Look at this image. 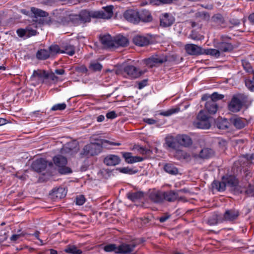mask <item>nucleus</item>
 I'll list each match as a JSON object with an SVG mask.
<instances>
[{"instance_id": "37998d69", "label": "nucleus", "mask_w": 254, "mask_h": 254, "mask_svg": "<svg viewBox=\"0 0 254 254\" xmlns=\"http://www.w3.org/2000/svg\"><path fill=\"white\" fill-rule=\"evenodd\" d=\"M117 170L121 173L124 174H128L129 175L134 174L138 172L137 170H134L132 168H130L128 167L119 168Z\"/></svg>"}, {"instance_id": "2f4dec72", "label": "nucleus", "mask_w": 254, "mask_h": 254, "mask_svg": "<svg viewBox=\"0 0 254 254\" xmlns=\"http://www.w3.org/2000/svg\"><path fill=\"white\" fill-rule=\"evenodd\" d=\"M214 155V151L210 148H205L202 149L199 152L198 156L202 159H208Z\"/></svg>"}, {"instance_id": "09e8293b", "label": "nucleus", "mask_w": 254, "mask_h": 254, "mask_svg": "<svg viewBox=\"0 0 254 254\" xmlns=\"http://www.w3.org/2000/svg\"><path fill=\"white\" fill-rule=\"evenodd\" d=\"M218 222V215L213 214L209 217L207 220V223L210 225H215Z\"/></svg>"}, {"instance_id": "423d86ee", "label": "nucleus", "mask_w": 254, "mask_h": 254, "mask_svg": "<svg viewBox=\"0 0 254 254\" xmlns=\"http://www.w3.org/2000/svg\"><path fill=\"white\" fill-rule=\"evenodd\" d=\"M247 100V97L243 94L234 95L228 104V109L232 112H238L246 103Z\"/></svg>"}, {"instance_id": "39448f33", "label": "nucleus", "mask_w": 254, "mask_h": 254, "mask_svg": "<svg viewBox=\"0 0 254 254\" xmlns=\"http://www.w3.org/2000/svg\"><path fill=\"white\" fill-rule=\"evenodd\" d=\"M93 11H89L84 9L81 10L78 14L71 15L70 19L71 22L75 25H84L91 21L93 17Z\"/></svg>"}, {"instance_id": "e433bc0d", "label": "nucleus", "mask_w": 254, "mask_h": 254, "mask_svg": "<svg viewBox=\"0 0 254 254\" xmlns=\"http://www.w3.org/2000/svg\"><path fill=\"white\" fill-rule=\"evenodd\" d=\"M231 123L225 118L219 120L217 123V127L221 129H226L229 127Z\"/></svg>"}, {"instance_id": "8fccbe9b", "label": "nucleus", "mask_w": 254, "mask_h": 254, "mask_svg": "<svg viewBox=\"0 0 254 254\" xmlns=\"http://www.w3.org/2000/svg\"><path fill=\"white\" fill-rule=\"evenodd\" d=\"M245 193L248 196L254 197V185L249 184L246 188Z\"/></svg>"}, {"instance_id": "864d4df0", "label": "nucleus", "mask_w": 254, "mask_h": 254, "mask_svg": "<svg viewBox=\"0 0 254 254\" xmlns=\"http://www.w3.org/2000/svg\"><path fill=\"white\" fill-rule=\"evenodd\" d=\"M178 112V109H172L170 110H169L168 111L162 112L160 113L161 115L164 116H169L173 114L176 113Z\"/></svg>"}, {"instance_id": "c756f323", "label": "nucleus", "mask_w": 254, "mask_h": 254, "mask_svg": "<svg viewBox=\"0 0 254 254\" xmlns=\"http://www.w3.org/2000/svg\"><path fill=\"white\" fill-rule=\"evenodd\" d=\"M114 42H115L114 47L119 46L126 47L128 45V39L122 35L116 36L114 39Z\"/></svg>"}, {"instance_id": "72a5a7b5", "label": "nucleus", "mask_w": 254, "mask_h": 254, "mask_svg": "<svg viewBox=\"0 0 254 254\" xmlns=\"http://www.w3.org/2000/svg\"><path fill=\"white\" fill-rule=\"evenodd\" d=\"M36 58L39 60H46L51 58L48 49H40L36 53Z\"/></svg>"}, {"instance_id": "dca6fc26", "label": "nucleus", "mask_w": 254, "mask_h": 254, "mask_svg": "<svg viewBox=\"0 0 254 254\" xmlns=\"http://www.w3.org/2000/svg\"><path fill=\"white\" fill-rule=\"evenodd\" d=\"M175 21L174 17L171 14L166 13L160 16V26L167 27L171 26Z\"/></svg>"}, {"instance_id": "9b49d317", "label": "nucleus", "mask_w": 254, "mask_h": 254, "mask_svg": "<svg viewBox=\"0 0 254 254\" xmlns=\"http://www.w3.org/2000/svg\"><path fill=\"white\" fill-rule=\"evenodd\" d=\"M113 6L109 5L103 7V9L93 11V18L109 19L113 15Z\"/></svg>"}, {"instance_id": "f257e3e1", "label": "nucleus", "mask_w": 254, "mask_h": 254, "mask_svg": "<svg viewBox=\"0 0 254 254\" xmlns=\"http://www.w3.org/2000/svg\"><path fill=\"white\" fill-rule=\"evenodd\" d=\"M106 144L112 145H119L120 144V143L111 142L106 139H101L99 142L90 143L85 145L80 152V155L82 156L96 155L102 151L103 146H105Z\"/></svg>"}, {"instance_id": "412c9836", "label": "nucleus", "mask_w": 254, "mask_h": 254, "mask_svg": "<svg viewBox=\"0 0 254 254\" xmlns=\"http://www.w3.org/2000/svg\"><path fill=\"white\" fill-rule=\"evenodd\" d=\"M176 140L178 144L185 147H189L192 143L190 137L186 134L178 135L176 137Z\"/></svg>"}, {"instance_id": "ea45409f", "label": "nucleus", "mask_w": 254, "mask_h": 254, "mask_svg": "<svg viewBox=\"0 0 254 254\" xmlns=\"http://www.w3.org/2000/svg\"><path fill=\"white\" fill-rule=\"evenodd\" d=\"M31 11L36 18L38 17H45L49 15L47 12L33 7L31 8Z\"/></svg>"}, {"instance_id": "f704fd0d", "label": "nucleus", "mask_w": 254, "mask_h": 254, "mask_svg": "<svg viewBox=\"0 0 254 254\" xmlns=\"http://www.w3.org/2000/svg\"><path fill=\"white\" fill-rule=\"evenodd\" d=\"M48 50L51 58H53L58 54L61 53V49L57 45H52L49 47Z\"/></svg>"}, {"instance_id": "49530a36", "label": "nucleus", "mask_w": 254, "mask_h": 254, "mask_svg": "<svg viewBox=\"0 0 254 254\" xmlns=\"http://www.w3.org/2000/svg\"><path fill=\"white\" fill-rule=\"evenodd\" d=\"M66 108V105L65 103H60L54 105L51 110L52 111H63Z\"/></svg>"}, {"instance_id": "603ef678", "label": "nucleus", "mask_w": 254, "mask_h": 254, "mask_svg": "<svg viewBox=\"0 0 254 254\" xmlns=\"http://www.w3.org/2000/svg\"><path fill=\"white\" fill-rule=\"evenodd\" d=\"M85 201V198L82 195H80L76 197V204L78 205H83Z\"/></svg>"}, {"instance_id": "f8f14e48", "label": "nucleus", "mask_w": 254, "mask_h": 254, "mask_svg": "<svg viewBox=\"0 0 254 254\" xmlns=\"http://www.w3.org/2000/svg\"><path fill=\"white\" fill-rule=\"evenodd\" d=\"M125 76L130 78H136L141 76L143 72L139 68L132 65H128L125 66L123 70Z\"/></svg>"}, {"instance_id": "f03ea898", "label": "nucleus", "mask_w": 254, "mask_h": 254, "mask_svg": "<svg viewBox=\"0 0 254 254\" xmlns=\"http://www.w3.org/2000/svg\"><path fill=\"white\" fill-rule=\"evenodd\" d=\"M224 96L222 94H218L217 92H214L211 95L205 94L202 95L201 100L206 101L205 104V109L210 114H215L218 109V105L217 101L222 99Z\"/></svg>"}, {"instance_id": "338daca9", "label": "nucleus", "mask_w": 254, "mask_h": 254, "mask_svg": "<svg viewBox=\"0 0 254 254\" xmlns=\"http://www.w3.org/2000/svg\"><path fill=\"white\" fill-rule=\"evenodd\" d=\"M147 80H143L141 81V82H139L138 83V88L139 89H142L146 85Z\"/></svg>"}, {"instance_id": "6e6d98bb", "label": "nucleus", "mask_w": 254, "mask_h": 254, "mask_svg": "<svg viewBox=\"0 0 254 254\" xmlns=\"http://www.w3.org/2000/svg\"><path fill=\"white\" fill-rule=\"evenodd\" d=\"M75 70L76 72H77L78 73H85L87 72L88 69L85 66L81 65L80 66L76 67Z\"/></svg>"}, {"instance_id": "052dcab7", "label": "nucleus", "mask_w": 254, "mask_h": 254, "mask_svg": "<svg viewBox=\"0 0 254 254\" xmlns=\"http://www.w3.org/2000/svg\"><path fill=\"white\" fill-rule=\"evenodd\" d=\"M117 117V115L114 111L108 112L106 114V117L109 119H114Z\"/></svg>"}, {"instance_id": "774afa93", "label": "nucleus", "mask_w": 254, "mask_h": 254, "mask_svg": "<svg viewBox=\"0 0 254 254\" xmlns=\"http://www.w3.org/2000/svg\"><path fill=\"white\" fill-rule=\"evenodd\" d=\"M230 22L234 26H237L240 24V21L238 19H232L230 20Z\"/></svg>"}, {"instance_id": "69168bd1", "label": "nucleus", "mask_w": 254, "mask_h": 254, "mask_svg": "<svg viewBox=\"0 0 254 254\" xmlns=\"http://www.w3.org/2000/svg\"><path fill=\"white\" fill-rule=\"evenodd\" d=\"M54 72L55 74H57L58 75H64L65 73V71L64 69H56Z\"/></svg>"}, {"instance_id": "ddd939ff", "label": "nucleus", "mask_w": 254, "mask_h": 254, "mask_svg": "<svg viewBox=\"0 0 254 254\" xmlns=\"http://www.w3.org/2000/svg\"><path fill=\"white\" fill-rule=\"evenodd\" d=\"M151 37L149 35L142 36L137 35L135 36L132 41L133 43L139 47L146 46L151 43Z\"/></svg>"}, {"instance_id": "de8ad7c7", "label": "nucleus", "mask_w": 254, "mask_h": 254, "mask_svg": "<svg viewBox=\"0 0 254 254\" xmlns=\"http://www.w3.org/2000/svg\"><path fill=\"white\" fill-rule=\"evenodd\" d=\"M212 20L216 23L221 24L224 23V20L223 16L220 14H216L212 16Z\"/></svg>"}, {"instance_id": "6ab92c4d", "label": "nucleus", "mask_w": 254, "mask_h": 254, "mask_svg": "<svg viewBox=\"0 0 254 254\" xmlns=\"http://www.w3.org/2000/svg\"><path fill=\"white\" fill-rule=\"evenodd\" d=\"M239 215L238 210L235 209H228L223 214V220L227 221H233L237 219Z\"/></svg>"}, {"instance_id": "aec40b11", "label": "nucleus", "mask_w": 254, "mask_h": 254, "mask_svg": "<svg viewBox=\"0 0 254 254\" xmlns=\"http://www.w3.org/2000/svg\"><path fill=\"white\" fill-rule=\"evenodd\" d=\"M125 162L128 164H132L142 161L144 159L140 156H133L130 152H122Z\"/></svg>"}, {"instance_id": "c9c22d12", "label": "nucleus", "mask_w": 254, "mask_h": 254, "mask_svg": "<svg viewBox=\"0 0 254 254\" xmlns=\"http://www.w3.org/2000/svg\"><path fill=\"white\" fill-rule=\"evenodd\" d=\"M164 171L173 175H177L178 173V169L172 164L168 163L164 166Z\"/></svg>"}, {"instance_id": "e2e57ef3", "label": "nucleus", "mask_w": 254, "mask_h": 254, "mask_svg": "<svg viewBox=\"0 0 254 254\" xmlns=\"http://www.w3.org/2000/svg\"><path fill=\"white\" fill-rule=\"evenodd\" d=\"M243 65L244 68L248 72H250L252 70V68L249 63L246 62H243Z\"/></svg>"}, {"instance_id": "bf43d9fd", "label": "nucleus", "mask_w": 254, "mask_h": 254, "mask_svg": "<svg viewBox=\"0 0 254 254\" xmlns=\"http://www.w3.org/2000/svg\"><path fill=\"white\" fill-rule=\"evenodd\" d=\"M27 36L30 37L36 35L37 31L36 30L30 29L29 28H26Z\"/></svg>"}, {"instance_id": "5fc2aeb1", "label": "nucleus", "mask_w": 254, "mask_h": 254, "mask_svg": "<svg viewBox=\"0 0 254 254\" xmlns=\"http://www.w3.org/2000/svg\"><path fill=\"white\" fill-rule=\"evenodd\" d=\"M246 86L251 91L254 90V83L251 79H247L245 81Z\"/></svg>"}, {"instance_id": "0eeeda50", "label": "nucleus", "mask_w": 254, "mask_h": 254, "mask_svg": "<svg viewBox=\"0 0 254 254\" xmlns=\"http://www.w3.org/2000/svg\"><path fill=\"white\" fill-rule=\"evenodd\" d=\"M193 125L197 128H209L211 124L209 121V117L203 110H200L196 116V120L193 122Z\"/></svg>"}, {"instance_id": "a211bd4d", "label": "nucleus", "mask_w": 254, "mask_h": 254, "mask_svg": "<svg viewBox=\"0 0 254 254\" xmlns=\"http://www.w3.org/2000/svg\"><path fill=\"white\" fill-rule=\"evenodd\" d=\"M186 52L190 55H200L204 54L203 49L196 45L188 44L185 46Z\"/></svg>"}, {"instance_id": "4be33fe9", "label": "nucleus", "mask_w": 254, "mask_h": 254, "mask_svg": "<svg viewBox=\"0 0 254 254\" xmlns=\"http://www.w3.org/2000/svg\"><path fill=\"white\" fill-rule=\"evenodd\" d=\"M164 146L167 149H176L178 147V142L172 136H167L165 139Z\"/></svg>"}, {"instance_id": "4c0bfd02", "label": "nucleus", "mask_w": 254, "mask_h": 254, "mask_svg": "<svg viewBox=\"0 0 254 254\" xmlns=\"http://www.w3.org/2000/svg\"><path fill=\"white\" fill-rule=\"evenodd\" d=\"M64 252L72 254H81L82 253L81 250L78 249L75 246L71 245H67L64 249Z\"/></svg>"}, {"instance_id": "0e129e2a", "label": "nucleus", "mask_w": 254, "mask_h": 254, "mask_svg": "<svg viewBox=\"0 0 254 254\" xmlns=\"http://www.w3.org/2000/svg\"><path fill=\"white\" fill-rule=\"evenodd\" d=\"M144 121L148 125H153L156 123L155 120L149 118L144 119Z\"/></svg>"}, {"instance_id": "4d7b16f0", "label": "nucleus", "mask_w": 254, "mask_h": 254, "mask_svg": "<svg viewBox=\"0 0 254 254\" xmlns=\"http://www.w3.org/2000/svg\"><path fill=\"white\" fill-rule=\"evenodd\" d=\"M16 33L19 37H23L24 36L26 35L27 36V32H26V29H18L16 31Z\"/></svg>"}, {"instance_id": "f3484780", "label": "nucleus", "mask_w": 254, "mask_h": 254, "mask_svg": "<svg viewBox=\"0 0 254 254\" xmlns=\"http://www.w3.org/2000/svg\"><path fill=\"white\" fill-rule=\"evenodd\" d=\"M120 157L114 154H109L105 156L103 160L104 163L108 166H115L120 163Z\"/></svg>"}, {"instance_id": "b1692460", "label": "nucleus", "mask_w": 254, "mask_h": 254, "mask_svg": "<svg viewBox=\"0 0 254 254\" xmlns=\"http://www.w3.org/2000/svg\"><path fill=\"white\" fill-rule=\"evenodd\" d=\"M139 22H149L152 20V16L150 11L146 9H143L138 12Z\"/></svg>"}, {"instance_id": "58836bf2", "label": "nucleus", "mask_w": 254, "mask_h": 254, "mask_svg": "<svg viewBox=\"0 0 254 254\" xmlns=\"http://www.w3.org/2000/svg\"><path fill=\"white\" fill-rule=\"evenodd\" d=\"M102 68V65L99 62L95 61H91L89 65V69L94 72L100 71Z\"/></svg>"}, {"instance_id": "a19ab883", "label": "nucleus", "mask_w": 254, "mask_h": 254, "mask_svg": "<svg viewBox=\"0 0 254 254\" xmlns=\"http://www.w3.org/2000/svg\"><path fill=\"white\" fill-rule=\"evenodd\" d=\"M203 52L206 55H211L216 58H219L221 54V52L218 49H207L205 50Z\"/></svg>"}, {"instance_id": "13d9d810", "label": "nucleus", "mask_w": 254, "mask_h": 254, "mask_svg": "<svg viewBox=\"0 0 254 254\" xmlns=\"http://www.w3.org/2000/svg\"><path fill=\"white\" fill-rule=\"evenodd\" d=\"M195 17H202L205 18L206 17H209V15L206 12H197L195 14Z\"/></svg>"}, {"instance_id": "473e14b6", "label": "nucleus", "mask_w": 254, "mask_h": 254, "mask_svg": "<svg viewBox=\"0 0 254 254\" xmlns=\"http://www.w3.org/2000/svg\"><path fill=\"white\" fill-rule=\"evenodd\" d=\"M65 148L67 150V152H71L72 153H76L79 149L78 143L76 141L67 143Z\"/></svg>"}, {"instance_id": "c85d7f7f", "label": "nucleus", "mask_w": 254, "mask_h": 254, "mask_svg": "<svg viewBox=\"0 0 254 254\" xmlns=\"http://www.w3.org/2000/svg\"><path fill=\"white\" fill-rule=\"evenodd\" d=\"M144 195V193L142 191H137L135 192L130 191L128 192L127 194V198L132 202H135L143 198Z\"/></svg>"}, {"instance_id": "393cba45", "label": "nucleus", "mask_w": 254, "mask_h": 254, "mask_svg": "<svg viewBox=\"0 0 254 254\" xmlns=\"http://www.w3.org/2000/svg\"><path fill=\"white\" fill-rule=\"evenodd\" d=\"M163 200H166L169 202L175 201L179 196V194L176 191L169 190L163 192Z\"/></svg>"}, {"instance_id": "bb28decb", "label": "nucleus", "mask_w": 254, "mask_h": 254, "mask_svg": "<svg viewBox=\"0 0 254 254\" xmlns=\"http://www.w3.org/2000/svg\"><path fill=\"white\" fill-rule=\"evenodd\" d=\"M229 121L239 129L244 128L246 126V120L240 117L231 118Z\"/></svg>"}, {"instance_id": "c03bdc74", "label": "nucleus", "mask_w": 254, "mask_h": 254, "mask_svg": "<svg viewBox=\"0 0 254 254\" xmlns=\"http://www.w3.org/2000/svg\"><path fill=\"white\" fill-rule=\"evenodd\" d=\"M118 249V246L117 247L116 244H111L105 246L104 247V250L106 252H114L115 254H118L117 251Z\"/></svg>"}, {"instance_id": "79ce46f5", "label": "nucleus", "mask_w": 254, "mask_h": 254, "mask_svg": "<svg viewBox=\"0 0 254 254\" xmlns=\"http://www.w3.org/2000/svg\"><path fill=\"white\" fill-rule=\"evenodd\" d=\"M61 53H65L69 56H73L75 54V47L70 45H65L64 49H61Z\"/></svg>"}, {"instance_id": "3c124183", "label": "nucleus", "mask_w": 254, "mask_h": 254, "mask_svg": "<svg viewBox=\"0 0 254 254\" xmlns=\"http://www.w3.org/2000/svg\"><path fill=\"white\" fill-rule=\"evenodd\" d=\"M48 78L55 82L58 81L59 79V78L55 75V73L53 71H51L50 73L47 72L46 79Z\"/></svg>"}, {"instance_id": "5701e85b", "label": "nucleus", "mask_w": 254, "mask_h": 254, "mask_svg": "<svg viewBox=\"0 0 254 254\" xmlns=\"http://www.w3.org/2000/svg\"><path fill=\"white\" fill-rule=\"evenodd\" d=\"M53 198L61 199L65 196L66 194V190L64 188L60 187L59 188H55L52 190V192L50 193Z\"/></svg>"}, {"instance_id": "7c9ffc66", "label": "nucleus", "mask_w": 254, "mask_h": 254, "mask_svg": "<svg viewBox=\"0 0 254 254\" xmlns=\"http://www.w3.org/2000/svg\"><path fill=\"white\" fill-rule=\"evenodd\" d=\"M174 157L178 160H185L189 161L190 160V156L186 152L179 149L178 148L175 150Z\"/></svg>"}, {"instance_id": "9d476101", "label": "nucleus", "mask_w": 254, "mask_h": 254, "mask_svg": "<svg viewBox=\"0 0 254 254\" xmlns=\"http://www.w3.org/2000/svg\"><path fill=\"white\" fill-rule=\"evenodd\" d=\"M141 242L132 241L129 243H123L118 246V254H129L132 253L134 248Z\"/></svg>"}, {"instance_id": "4468645a", "label": "nucleus", "mask_w": 254, "mask_h": 254, "mask_svg": "<svg viewBox=\"0 0 254 254\" xmlns=\"http://www.w3.org/2000/svg\"><path fill=\"white\" fill-rule=\"evenodd\" d=\"M124 17L129 22L134 24L139 22L138 11L136 10L133 9L127 10L124 13Z\"/></svg>"}, {"instance_id": "7ed1b4c3", "label": "nucleus", "mask_w": 254, "mask_h": 254, "mask_svg": "<svg viewBox=\"0 0 254 254\" xmlns=\"http://www.w3.org/2000/svg\"><path fill=\"white\" fill-rule=\"evenodd\" d=\"M239 184V181L233 175H225L222 178V181L214 180L212 183V187L218 191H224L227 187L235 188Z\"/></svg>"}, {"instance_id": "6e6552de", "label": "nucleus", "mask_w": 254, "mask_h": 254, "mask_svg": "<svg viewBox=\"0 0 254 254\" xmlns=\"http://www.w3.org/2000/svg\"><path fill=\"white\" fill-rule=\"evenodd\" d=\"M231 37L226 35H222L220 37V41L217 43L215 47L220 50V52H231L234 47L230 42Z\"/></svg>"}, {"instance_id": "cd10ccee", "label": "nucleus", "mask_w": 254, "mask_h": 254, "mask_svg": "<svg viewBox=\"0 0 254 254\" xmlns=\"http://www.w3.org/2000/svg\"><path fill=\"white\" fill-rule=\"evenodd\" d=\"M101 43L106 47L112 48L115 46L114 40L110 35H105L100 37Z\"/></svg>"}, {"instance_id": "a878e982", "label": "nucleus", "mask_w": 254, "mask_h": 254, "mask_svg": "<svg viewBox=\"0 0 254 254\" xmlns=\"http://www.w3.org/2000/svg\"><path fill=\"white\" fill-rule=\"evenodd\" d=\"M149 198L155 203H160L163 201V192L160 191L153 190L149 194Z\"/></svg>"}, {"instance_id": "680f3d73", "label": "nucleus", "mask_w": 254, "mask_h": 254, "mask_svg": "<svg viewBox=\"0 0 254 254\" xmlns=\"http://www.w3.org/2000/svg\"><path fill=\"white\" fill-rule=\"evenodd\" d=\"M170 216V215L166 214V215H163L159 218V221L161 223H163L165 222L166 220H167L168 219H169Z\"/></svg>"}, {"instance_id": "1a4fd4ad", "label": "nucleus", "mask_w": 254, "mask_h": 254, "mask_svg": "<svg viewBox=\"0 0 254 254\" xmlns=\"http://www.w3.org/2000/svg\"><path fill=\"white\" fill-rule=\"evenodd\" d=\"M55 164L59 167V172L62 174L70 173L72 172L71 169L66 166L67 159L64 156L58 155L53 158Z\"/></svg>"}, {"instance_id": "a18cd8bd", "label": "nucleus", "mask_w": 254, "mask_h": 254, "mask_svg": "<svg viewBox=\"0 0 254 254\" xmlns=\"http://www.w3.org/2000/svg\"><path fill=\"white\" fill-rule=\"evenodd\" d=\"M47 72L45 70H34L31 78L38 77L46 79Z\"/></svg>"}, {"instance_id": "20e7f679", "label": "nucleus", "mask_w": 254, "mask_h": 254, "mask_svg": "<svg viewBox=\"0 0 254 254\" xmlns=\"http://www.w3.org/2000/svg\"><path fill=\"white\" fill-rule=\"evenodd\" d=\"M173 58V56H167L163 54H158L144 59L143 62L146 66L152 67L162 64L167 61L171 62L174 60Z\"/></svg>"}, {"instance_id": "2eb2a0df", "label": "nucleus", "mask_w": 254, "mask_h": 254, "mask_svg": "<svg viewBox=\"0 0 254 254\" xmlns=\"http://www.w3.org/2000/svg\"><path fill=\"white\" fill-rule=\"evenodd\" d=\"M48 165V162L43 159L40 158L34 161L31 164L32 169L35 172H41L45 170Z\"/></svg>"}]
</instances>
